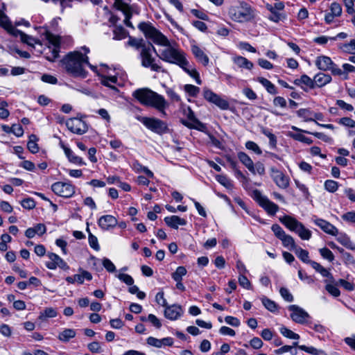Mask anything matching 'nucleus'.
Segmentation results:
<instances>
[{"mask_svg":"<svg viewBox=\"0 0 355 355\" xmlns=\"http://www.w3.org/2000/svg\"><path fill=\"white\" fill-rule=\"evenodd\" d=\"M228 14L233 21L239 23L249 21L254 17V10L251 6L243 1H238L231 6Z\"/></svg>","mask_w":355,"mask_h":355,"instance_id":"4","label":"nucleus"},{"mask_svg":"<svg viewBox=\"0 0 355 355\" xmlns=\"http://www.w3.org/2000/svg\"><path fill=\"white\" fill-rule=\"evenodd\" d=\"M127 32L122 26H116L114 30V39L122 40L126 37Z\"/></svg>","mask_w":355,"mask_h":355,"instance_id":"56","label":"nucleus"},{"mask_svg":"<svg viewBox=\"0 0 355 355\" xmlns=\"http://www.w3.org/2000/svg\"><path fill=\"white\" fill-rule=\"evenodd\" d=\"M153 53L158 55L154 46L150 42H148L146 46H144V49L139 52L141 65L144 68L150 69L153 71L166 73V69L155 62Z\"/></svg>","mask_w":355,"mask_h":355,"instance_id":"5","label":"nucleus"},{"mask_svg":"<svg viewBox=\"0 0 355 355\" xmlns=\"http://www.w3.org/2000/svg\"><path fill=\"white\" fill-rule=\"evenodd\" d=\"M87 231L89 232L88 241L89 246L94 250L98 251L100 246L98 245V239L89 232V227H87Z\"/></svg>","mask_w":355,"mask_h":355,"instance_id":"52","label":"nucleus"},{"mask_svg":"<svg viewBox=\"0 0 355 355\" xmlns=\"http://www.w3.org/2000/svg\"><path fill=\"white\" fill-rule=\"evenodd\" d=\"M299 349L303 350L307 353L313 354V355H327L324 351L321 349H318L313 347H307L306 345H300L299 346Z\"/></svg>","mask_w":355,"mask_h":355,"instance_id":"49","label":"nucleus"},{"mask_svg":"<svg viewBox=\"0 0 355 355\" xmlns=\"http://www.w3.org/2000/svg\"><path fill=\"white\" fill-rule=\"evenodd\" d=\"M302 132H298V133H294L289 132L288 133V136L293 138V139L306 144H311L313 143V140L311 138L306 137L304 135H303Z\"/></svg>","mask_w":355,"mask_h":355,"instance_id":"39","label":"nucleus"},{"mask_svg":"<svg viewBox=\"0 0 355 355\" xmlns=\"http://www.w3.org/2000/svg\"><path fill=\"white\" fill-rule=\"evenodd\" d=\"M37 140L38 138L35 135H31L29 136L27 147L28 149L33 154L37 153L39 151V147L37 144Z\"/></svg>","mask_w":355,"mask_h":355,"instance_id":"40","label":"nucleus"},{"mask_svg":"<svg viewBox=\"0 0 355 355\" xmlns=\"http://www.w3.org/2000/svg\"><path fill=\"white\" fill-rule=\"evenodd\" d=\"M291 129H293V130L297 131V132H304V133H306V134L313 135L315 137H317L318 139H321V140H322V141H324L325 142L330 143L332 141V139L330 137L326 135L323 132H309V131H307V130H302V129L298 128H297L295 126H292Z\"/></svg>","mask_w":355,"mask_h":355,"instance_id":"33","label":"nucleus"},{"mask_svg":"<svg viewBox=\"0 0 355 355\" xmlns=\"http://www.w3.org/2000/svg\"><path fill=\"white\" fill-rule=\"evenodd\" d=\"M331 77L324 73H318L313 78L314 88L315 87H321L330 83Z\"/></svg>","mask_w":355,"mask_h":355,"instance_id":"28","label":"nucleus"},{"mask_svg":"<svg viewBox=\"0 0 355 355\" xmlns=\"http://www.w3.org/2000/svg\"><path fill=\"white\" fill-rule=\"evenodd\" d=\"M252 197L269 215L273 216L278 211V205L270 201L266 196H263L258 189H254L252 191Z\"/></svg>","mask_w":355,"mask_h":355,"instance_id":"7","label":"nucleus"},{"mask_svg":"<svg viewBox=\"0 0 355 355\" xmlns=\"http://www.w3.org/2000/svg\"><path fill=\"white\" fill-rule=\"evenodd\" d=\"M184 90L189 96L196 97L200 92V88L193 85H185Z\"/></svg>","mask_w":355,"mask_h":355,"instance_id":"58","label":"nucleus"},{"mask_svg":"<svg viewBox=\"0 0 355 355\" xmlns=\"http://www.w3.org/2000/svg\"><path fill=\"white\" fill-rule=\"evenodd\" d=\"M338 123L348 128H355V121L349 117H343L338 119Z\"/></svg>","mask_w":355,"mask_h":355,"instance_id":"62","label":"nucleus"},{"mask_svg":"<svg viewBox=\"0 0 355 355\" xmlns=\"http://www.w3.org/2000/svg\"><path fill=\"white\" fill-rule=\"evenodd\" d=\"M338 241L348 249L354 250L355 244L345 234H342L337 239Z\"/></svg>","mask_w":355,"mask_h":355,"instance_id":"42","label":"nucleus"},{"mask_svg":"<svg viewBox=\"0 0 355 355\" xmlns=\"http://www.w3.org/2000/svg\"><path fill=\"white\" fill-rule=\"evenodd\" d=\"M257 80L259 83H260L267 90V92L271 94H277V90L276 87L274 84H272L270 80L268 79L263 78V77H259L257 78Z\"/></svg>","mask_w":355,"mask_h":355,"instance_id":"34","label":"nucleus"},{"mask_svg":"<svg viewBox=\"0 0 355 355\" xmlns=\"http://www.w3.org/2000/svg\"><path fill=\"white\" fill-rule=\"evenodd\" d=\"M303 240H309L311 237V232L306 229L302 223L295 232Z\"/></svg>","mask_w":355,"mask_h":355,"instance_id":"43","label":"nucleus"},{"mask_svg":"<svg viewBox=\"0 0 355 355\" xmlns=\"http://www.w3.org/2000/svg\"><path fill=\"white\" fill-rule=\"evenodd\" d=\"M320 255L325 259L331 262L334 260L333 252L327 248H322L319 250Z\"/></svg>","mask_w":355,"mask_h":355,"instance_id":"55","label":"nucleus"},{"mask_svg":"<svg viewBox=\"0 0 355 355\" xmlns=\"http://www.w3.org/2000/svg\"><path fill=\"white\" fill-rule=\"evenodd\" d=\"M216 180L227 189H232L234 187L232 181L225 175H216Z\"/></svg>","mask_w":355,"mask_h":355,"instance_id":"41","label":"nucleus"},{"mask_svg":"<svg viewBox=\"0 0 355 355\" xmlns=\"http://www.w3.org/2000/svg\"><path fill=\"white\" fill-rule=\"evenodd\" d=\"M45 37L49 44L53 46L52 49L51 46H49V49L51 51V55H47L46 58L47 60L53 62L59 56L60 38V37L55 35L49 32L46 33Z\"/></svg>","mask_w":355,"mask_h":355,"instance_id":"11","label":"nucleus"},{"mask_svg":"<svg viewBox=\"0 0 355 355\" xmlns=\"http://www.w3.org/2000/svg\"><path fill=\"white\" fill-rule=\"evenodd\" d=\"M47 256L50 259V261H47L45 264L47 268L55 270L58 267L64 270H68L69 269V266L67 263L58 254L50 252Z\"/></svg>","mask_w":355,"mask_h":355,"instance_id":"15","label":"nucleus"},{"mask_svg":"<svg viewBox=\"0 0 355 355\" xmlns=\"http://www.w3.org/2000/svg\"><path fill=\"white\" fill-rule=\"evenodd\" d=\"M165 223L170 227L177 230L179 225H185L187 220L178 216H166L164 218Z\"/></svg>","mask_w":355,"mask_h":355,"instance_id":"22","label":"nucleus"},{"mask_svg":"<svg viewBox=\"0 0 355 355\" xmlns=\"http://www.w3.org/2000/svg\"><path fill=\"white\" fill-rule=\"evenodd\" d=\"M311 267L324 277L331 276V272L318 262L311 263Z\"/></svg>","mask_w":355,"mask_h":355,"instance_id":"48","label":"nucleus"},{"mask_svg":"<svg viewBox=\"0 0 355 355\" xmlns=\"http://www.w3.org/2000/svg\"><path fill=\"white\" fill-rule=\"evenodd\" d=\"M285 352H290L291 355H297V349L290 345H284V346H282L280 348L275 350V353L276 354H282Z\"/></svg>","mask_w":355,"mask_h":355,"instance_id":"53","label":"nucleus"},{"mask_svg":"<svg viewBox=\"0 0 355 355\" xmlns=\"http://www.w3.org/2000/svg\"><path fill=\"white\" fill-rule=\"evenodd\" d=\"M138 28L144 33L146 38L159 45H166L168 39L161 32L156 29L151 23L143 21L138 25Z\"/></svg>","mask_w":355,"mask_h":355,"instance_id":"6","label":"nucleus"},{"mask_svg":"<svg viewBox=\"0 0 355 355\" xmlns=\"http://www.w3.org/2000/svg\"><path fill=\"white\" fill-rule=\"evenodd\" d=\"M271 177L277 187L281 189H286L289 185V178L282 171L272 167L270 168Z\"/></svg>","mask_w":355,"mask_h":355,"instance_id":"16","label":"nucleus"},{"mask_svg":"<svg viewBox=\"0 0 355 355\" xmlns=\"http://www.w3.org/2000/svg\"><path fill=\"white\" fill-rule=\"evenodd\" d=\"M148 42H146L143 39H137L132 37H129L128 44L138 51H141L144 46H146Z\"/></svg>","mask_w":355,"mask_h":355,"instance_id":"35","label":"nucleus"},{"mask_svg":"<svg viewBox=\"0 0 355 355\" xmlns=\"http://www.w3.org/2000/svg\"><path fill=\"white\" fill-rule=\"evenodd\" d=\"M288 309L291 312V319L296 323L304 324L306 322V320L310 318L309 314L297 305H290Z\"/></svg>","mask_w":355,"mask_h":355,"instance_id":"13","label":"nucleus"},{"mask_svg":"<svg viewBox=\"0 0 355 355\" xmlns=\"http://www.w3.org/2000/svg\"><path fill=\"white\" fill-rule=\"evenodd\" d=\"M57 316V311L53 308L49 307L46 308L43 312H42L40 315V319L44 320L47 318H55Z\"/></svg>","mask_w":355,"mask_h":355,"instance_id":"54","label":"nucleus"},{"mask_svg":"<svg viewBox=\"0 0 355 355\" xmlns=\"http://www.w3.org/2000/svg\"><path fill=\"white\" fill-rule=\"evenodd\" d=\"M51 189L56 195L63 198H70L75 193V187L69 182H55Z\"/></svg>","mask_w":355,"mask_h":355,"instance_id":"10","label":"nucleus"},{"mask_svg":"<svg viewBox=\"0 0 355 355\" xmlns=\"http://www.w3.org/2000/svg\"><path fill=\"white\" fill-rule=\"evenodd\" d=\"M279 240L282 241V245L290 250L294 251L295 248L297 247V245L295 243L293 238L288 234H286Z\"/></svg>","mask_w":355,"mask_h":355,"instance_id":"36","label":"nucleus"},{"mask_svg":"<svg viewBox=\"0 0 355 355\" xmlns=\"http://www.w3.org/2000/svg\"><path fill=\"white\" fill-rule=\"evenodd\" d=\"M279 293L281 296L286 300V302H291L293 301L294 298L293 295L290 293L288 289L286 288L282 287L279 290Z\"/></svg>","mask_w":355,"mask_h":355,"instance_id":"63","label":"nucleus"},{"mask_svg":"<svg viewBox=\"0 0 355 355\" xmlns=\"http://www.w3.org/2000/svg\"><path fill=\"white\" fill-rule=\"evenodd\" d=\"M60 146L64 150V154L70 162L78 165H85V162L83 159L80 157L76 155L72 150L64 146L63 144H60Z\"/></svg>","mask_w":355,"mask_h":355,"instance_id":"23","label":"nucleus"},{"mask_svg":"<svg viewBox=\"0 0 355 355\" xmlns=\"http://www.w3.org/2000/svg\"><path fill=\"white\" fill-rule=\"evenodd\" d=\"M13 36L15 37L19 36L21 41L23 43H26L28 46H31L32 47H34L35 44L42 45V44L39 40H37V39L33 37L32 36L26 35V33L21 32V31H19V33L14 35Z\"/></svg>","mask_w":355,"mask_h":355,"instance_id":"29","label":"nucleus"},{"mask_svg":"<svg viewBox=\"0 0 355 355\" xmlns=\"http://www.w3.org/2000/svg\"><path fill=\"white\" fill-rule=\"evenodd\" d=\"M296 256L304 263H309L311 266V263H315L316 261L309 259V252L306 250L302 249L300 247H297L293 251Z\"/></svg>","mask_w":355,"mask_h":355,"instance_id":"32","label":"nucleus"},{"mask_svg":"<svg viewBox=\"0 0 355 355\" xmlns=\"http://www.w3.org/2000/svg\"><path fill=\"white\" fill-rule=\"evenodd\" d=\"M76 331L73 329H65L59 334L58 339L62 342H68L76 336Z\"/></svg>","mask_w":355,"mask_h":355,"instance_id":"37","label":"nucleus"},{"mask_svg":"<svg viewBox=\"0 0 355 355\" xmlns=\"http://www.w3.org/2000/svg\"><path fill=\"white\" fill-rule=\"evenodd\" d=\"M133 168L137 172H144L148 178H153L154 176L153 173L150 170H149L146 166H142L137 161L133 163Z\"/></svg>","mask_w":355,"mask_h":355,"instance_id":"47","label":"nucleus"},{"mask_svg":"<svg viewBox=\"0 0 355 355\" xmlns=\"http://www.w3.org/2000/svg\"><path fill=\"white\" fill-rule=\"evenodd\" d=\"M187 271L185 267L178 266L171 276L174 281H182V277L186 275Z\"/></svg>","mask_w":355,"mask_h":355,"instance_id":"44","label":"nucleus"},{"mask_svg":"<svg viewBox=\"0 0 355 355\" xmlns=\"http://www.w3.org/2000/svg\"><path fill=\"white\" fill-rule=\"evenodd\" d=\"M181 110L183 114L191 121L189 122L187 120L181 119V123L184 126L190 129H196L198 130H202V129L205 128V125L196 117L193 111L189 106L182 105L181 106Z\"/></svg>","mask_w":355,"mask_h":355,"instance_id":"8","label":"nucleus"},{"mask_svg":"<svg viewBox=\"0 0 355 355\" xmlns=\"http://www.w3.org/2000/svg\"><path fill=\"white\" fill-rule=\"evenodd\" d=\"M280 221L291 231L296 232L299 226L302 224L300 221L290 216H284L280 218Z\"/></svg>","mask_w":355,"mask_h":355,"instance_id":"25","label":"nucleus"},{"mask_svg":"<svg viewBox=\"0 0 355 355\" xmlns=\"http://www.w3.org/2000/svg\"><path fill=\"white\" fill-rule=\"evenodd\" d=\"M314 223L329 234L336 236L338 233V230L334 225L325 220L316 218L314 220Z\"/></svg>","mask_w":355,"mask_h":355,"instance_id":"19","label":"nucleus"},{"mask_svg":"<svg viewBox=\"0 0 355 355\" xmlns=\"http://www.w3.org/2000/svg\"><path fill=\"white\" fill-rule=\"evenodd\" d=\"M268 18L273 22L278 23L279 21L285 20L286 19V15L284 12L274 10L270 12Z\"/></svg>","mask_w":355,"mask_h":355,"instance_id":"45","label":"nucleus"},{"mask_svg":"<svg viewBox=\"0 0 355 355\" xmlns=\"http://www.w3.org/2000/svg\"><path fill=\"white\" fill-rule=\"evenodd\" d=\"M294 84L300 86L301 84H304L311 89L314 88L313 79H311L307 75H302L300 78L294 80Z\"/></svg>","mask_w":355,"mask_h":355,"instance_id":"38","label":"nucleus"},{"mask_svg":"<svg viewBox=\"0 0 355 355\" xmlns=\"http://www.w3.org/2000/svg\"><path fill=\"white\" fill-rule=\"evenodd\" d=\"M162 46L165 48L157 55L159 59L166 62L176 64L180 67L187 64V55L182 49L172 46L168 40L166 45Z\"/></svg>","mask_w":355,"mask_h":355,"instance_id":"3","label":"nucleus"},{"mask_svg":"<svg viewBox=\"0 0 355 355\" xmlns=\"http://www.w3.org/2000/svg\"><path fill=\"white\" fill-rule=\"evenodd\" d=\"M116 277L119 280L128 286H132L134 284L133 278L128 274L119 273L116 275Z\"/></svg>","mask_w":355,"mask_h":355,"instance_id":"61","label":"nucleus"},{"mask_svg":"<svg viewBox=\"0 0 355 355\" xmlns=\"http://www.w3.org/2000/svg\"><path fill=\"white\" fill-rule=\"evenodd\" d=\"M334 62L331 59L325 55H321L317 58L315 61V64L318 67L319 69L323 71L329 70L331 68Z\"/></svg>","mask_w":355,"mask_h":355,"instance_id":"27","label":"nucleus"},{"mask_svg":"<svg viewBox=\"0 0 355 355\" xmlns=\"http://www.w3.org/2000/svg\"><path fill=\"white\" fill-rule=\"evenodd\" d=\"M130 0H114V6L117 10L124 11L132 6L130 5Z\"/></svg>","mask_w":355,"mask_h":355,"instance_id":"50","label":"nucleus"},{"mask_svg":"<svg viewBox=\"0 0 355 355\" xmlns=\"http://www.w3.org/2000/svg\"><path fill=\"white\" fill-rule=\"evenodd\" d=\"M87 347L89 350L92 353H101L103 352L101 344L97 341L89 343L87 345Z\"/></svg>","mask_w":355,"mask_h":355,"instance_id":"64","label":"nucleus"},{"mask_svg":"<svg viewBox=\"0 0 355 355\" xmlns=\"http://www.w3.org/2000/svg\"><path fill=\"white\" fill-rule=\"evenodd\" d=\"M67 128L72 132L78 135H83L87 131V125L86 123L78 118H72L66 122Z\"/></svg>","mask_w":355,"mask_h":355,"instance_id":"14","label":"nucleus"},{"mask_svg":"<svg viewBox=\"0 0 355 355\" xmlns=\"http://www.w3.org/2000/svg\"><path fill=\"white\" fill-rule=\"evenodd\" d=\"M245 148L248 150L253 151L257 155H261L262 153V151L260 148V147L254 141H248L245 143Z\"/></svg>","mask_w":355,"mask_h":355,"instance_id":"57","label":"nucleus"},{"mask_svg":"<svg viewBox=\"0 0 355 355\" xmlns=\"http://www.w3.org/2000/svg\"><path fill=\"white\" fill-rule=\"evenodd\" d=\"M240 162L254 175L256 174L254 164L252 159L244 152L238 153Z\"/></svg>","mask_w":355,"mask_h":355,"instance_id":"26","label":"nucleus"},{"mask_svg":"<svg viewBox=\"0 0 355 355\" xmlns=\"http://www.w3.org/2000/svg\"><path fill=\"white\" fill-rule=\"evenodd\" d=\"M326 291L332 296L336 297L340 295V290L336 285L331 284H327L325 286Z\"/></svg>","mask_w":355,"mask_h":355,"instance_id":"60","label":"nucleus"},{"mask_svg":"<svg viewBox=\"0 0 355 355\" xmlns=\"http://www.w3.org/2000/svg\"><path fill=\"white\" fill-rule=\"evenodd\" d=\"M338 182L334 180H326L324 182L325 189L331 193L335 192L338 189Z\"/></svg>","mask_w":355,"mask_h":355,"instance_id":"59","label":"nucleus"},{"mask_svg":"<svg viewBox=\"0 0 355 355\" xmlns=\"http://www.w3.org/2000/svg\"><path fill=\"white\" fill-rule=\"evenodd\" d=\"M184 313L182 307L179 304L166 305L164 310V316L171 320H176Z\"/></svg>","mask_w":355,"mask_h":355,"instance_id":"17","label":"nucleus"},{"mask_svg":"<svg viewBox=\"0 0 355 355\" xmlns=\"http://www.w3.org/2000/svg\"><path fill=\"white\" fill-rule=\"evenodd\" d=\"M233 62L234 64H236L240 68H245L247 69H252L254 64L252 62L248 60L247 58L237 55L232 58Z\"/></svg>","mask_w":355,"mask_h":355,"instance_id":"31","label":"nucleus"},{"mask_svg":"<svg viewBox=\"0 0 355 355\" xmlns=\"http://www.w3.org/2000/svg\"><path fill=\"white\" fill-rule=\"evenodd\" d=\"M132 95L141 104L154 107L162 115H166L165 109L168 104L163 96L148 88L138 89L133 92Z\"/></svg>","mask_w":355,"mask_h":355,"instance_id":"2","label":"nucleus"},{"mask_svg":"<svg viewBox=\"0 0 355 355\" xmlns=\"http://www.w3.org/2000/svg\"><path fill=\"white\" fill-rule=\"evenodd\" d=\"M141 121L147 128L157 134L162 135L168 131L167 124L160 119L143 117Z\"/></svg>","mask_w":355,"mask_h":355,"instance_id":"9","label":"nucleus"},{"mask_svg":"<svg viewBox=\"0 0 355 355\" xmlns=\"http://www.w3.org/2000/svg\"><path fill=\"white\" fill-rule=\"evenodd\" d=\"M98 223L101 229L108 230L117 225V220L112 215H105L98 219Z\"/></svg>","mask_w":355,"mask_h":355,"instance_id":"20","label":"nucleus"},{"mask_svg":"<svg viewBox=\"0 0 355 355\" xmlns=\"http://www.w3.org/2000/svg\"><path fill=\"white\" fill-rule=\"evenodd\" d=\"M191 51L198 62L202 63L204 66L208 65L209 59L198 46L192 45Z\"/></svg>","mask_w":355,"mask_h":355,"instance_id":"24","label":"nucleus"},{"mask_svg":"<svg viewBox=\"0 0 355 355\" xmlns=\"http://www.w3.org/2000/svg\"><path fill=\"white\" fill-rule=\"evenodd\" d=\"M0 26L12 36L19 33V30L12 26L8 16L1 10H0Z\"/></svg>","mask_w":355,"mask_h":355,"instance_id":"18","label":"nucleus"},{"mask_svg":"<svg viewBox=\"0 0 355 355\" xmlns=\"http://www.w3.org/2000/svg\"><path fill=\"white\" fill-rule=\"evenodd\" d=\"M147 343L149 345L161 348L163 346H172L173 344V339L171 337L164 338L162 339H157L154 337H148L147 338Z\"/></svg>","mask_w":355,"mask_h":355,"instance_id":"21","label":"nucleus"},{"mask_svg":"<svg viewBox=\"0 0 355 355\" xmlns=\"http://www.w3.org/2000/svg\"><path fill=\"white\" fill-rule=\"evenodd\" d=\"M64 69L74 77L85 78L87 72L85 69V65H87L91 69L95 71L96 67L91 64L89 58L79 51L69 53L61 60Z\"/></svg>","mask_w":355,"mask_h":355,"instance_id":"1","label":"nucleus"},{"mask_svg":"<svg viewBox=\"0 0 355 355\" xmlns=\"http://www.w3.org/2000/svg\"><path fill=\"white\" fill-rule=\"evenodd\" d=\"M261 302L265 308L267 309L270 312H275L277 310V304L274 301L268 299V297H261Z\"/></svg>","mask_w":355,"mask_h":355,"instance_id":"46","label":"nucleus"},{"mask_svg":"<svg viewBox=\"0 0 355 355\" xmlns=\"http://www.w3.org/2000/svg\"><path fill=\"white\" fill-rule=\"evenodd\" d=\"M180 68L183 69L188 75H189L191 78L196 80V82L198 85L202 84V80H200L199 73L196 70V69L191 67L189 62L187 60V64L185 65H182Z\"/></svg>","mask_w":355,"mask_h":355,"instance_id":"30","label":"nucleus"},{"mask_svg":"<svg viewBox=\"0 0 355 355\" xmlns=\"http://www.w3.org/2000/svg\"><path fill=\"white\" fill-rule=\"evenodd\" d=\"M203 96L207 101L215 104L222 110H227L230 107V104L227 101L222 98L220 96L213 92L209 89H204Z\"/></svg>","mask_w":355,"mask_h":355,"instance_id":"12","label":"nucleus"},{"mask_svg":"<svg viewBox=\"0 0 355 355\" xmlns=\"http://www.w3.org/2000/svg\"><path fill=\"white\" fill-rule=\"evenodd\" d=\"M279 331L284 336L290 339L298 340L300 338V336L297 334H295L286 327H281Z\"/></svg>","mask_w":355,"mask_h":355,"instance_id":"51","label":"nucleus"}]
</instances>
